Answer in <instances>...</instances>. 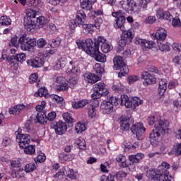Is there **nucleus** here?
Returning <instances> with one entry per match:
<instances>
[{
  "mask_svg": "<svg viewBox=\"0 0 181 181\" xmlns=\"http://www.w3.org/2000/svg\"><path fill=\"white\" fill-rule=\"evenodd\" d=\"M67 176L71 179V180H76L77 179V175L74 173V170L73 169H69L67 171Z\"/></svg>",
  "mask_w": 181,
  "mask_h": 181,
  "instance_id": "nucleus-57",
  "label": "nucleus"
},
{
  "mask_svg": "<svg viewBox=\"0 0 181 181\" xmlns=\"http://www.w3.org/2000/svg\"><path fill=\"white\" fill-rule=\"evenodd\" d=\"M11 173L14 172V170H16V169L21 168V161L18 160H12L11 162Z\"/></svg>",
  "mask_w": 181,
  "mask_h": 181,
  "instance_id": "nucleus-48",
  "label": "nucleus"
},
{
  "mask_svg": "<svg viewBox=\"0 0 181 181\" xmlns=\"http://www.w3.org/2000/svg\"><path fill=\"white\" fill-rule=\"evenodd\" d=\"M87 129V127H86V124L78 122L75 124V131L76 134H81L84 132Z\"/></svg>",
  "mask_w": 181,
  "mask_h": 181,
  "instance_id": "nucleus-36",
  "label": "nucleus"
},
{
  "mask_svg": "<svg viewBox=\"0 0 181 181\" xmlns=\"http://www.w3.org/2000/svg\"><path fill=\"white\" fill-rule=\"evenodd\" d=\"M62 117L67 124H73V122H74V119L71 117V114L69 112L64 113Z\"/></svg>",
  "mask_w": 181,
  "mask_h": 181,
  "instance_id": "nucleus-46",
  "label": "nucleus"
},
{
  "mask_svg": "<svg viewBox=\"0 0 181 181\" xmlns=\"http://www.w3.org/2000/svg\"><path fill=\"white\" fill-rule=\"evenodd\" d=\"M30 5L39 9L43 5V2H42V0H30Z\"/></svg>",
  "mask_w": 181,
  "mask_h": 181,
  "instance_id": "nucleus-51",
  "label": "nucleus"
},
{
  "mask_svg": "<svg viewBox=\"0 0 181 181\" xmlns=\"http://www.w3.org/2000/svg\"><path fill=\"white\" fill-rule=\"evenodd\" d=\"M141 78L142 80H144L143 84L146 87L148 86H151L152 84H155V83H156V78H155V76L152 75L148 71H144L142 73Z\"/></svg>",
  "mask_w": 181,
  "mask_h": 181,
  "instance_id": "nucleus-15",
  "label": "nucleus"
},
{
  "mask_svg": "<svg viewBox=\"0 0 181 181\" xmlns=\"http://www.w3.org/2000/svg\"><path fill=\"white\" fill-rule=\"evenodd\" d=\"M61 43L62 41H60V38L52 39L51 40L50 47H52V49H57Z\"/></svg>",
  "mask_w": 181,
  "mask_h": 181,
  "instance_id": "nucleus-52",
  "label": "nucleus"
},
{
  "mask_svg": "<svg viewBox=\"0 0 181 181\" xmlns=\"http://www.w3.org/2000/svg\"><path fill=\"white\" fill-rule=\"evenodd\" d=\"M166 36H168V32L163 28H158L155 33V37L158 40V43L163 42L166 39Z\"/></svg>",
  "mask_w": 181,
  "mask_h": 181,
  "instance_id": "nucleus-23",
  "label": "nucleus"
},
{
  "mask_svg": "<svg viewBox=\"0 0 181 181\" xmlns=\"http://www.w3.org/2000/svg\"><path fill=\"white\" fill-rule=\"evenodd\" d=\"M12 23V20L6 16L0 18V26H9Z\"/></svg>",
  "mask_w": 181,
  "mask_h": 181,
  "instance_id": "nucleus-37",
  "label": "nucleus"
},
{
  "mask_svg": "<svg viewBox=\"0 0 181 181\" xmlns=\"http://www.w3.org/2000/svg\"><path fill=\"white\" fill-rule=\"evenodd\" d=\"M168 81L165 78L160 79L158 85V94L159 95H163L166 93L168 88Z\"/></svg>",
  "mask_w": 181,
  "mask_h": 181,
  "instance_id": "nucleus-24",
  "label": "nucleus"
},
{
  "mask_svg": "<svg viewBox=\"0 0 181 181\" xmlns=\"http://www.w3.org/2000/svg\"><path fill=\"white\" fill-rule=\"evenodd\" d=\"M66 64H67V58L62 57L57 60L56 66L58 69V70H61V69H64Z\"/></svg>",
  "mask_w": 181,
  "mask_h": 181,
  "instance_id": "nucleus-34",
  "label": "nucleus"
},
{
  "mask_svg": "<svg viewBox=\"0 0 181 181\" xmlns=\"http://www.w3.org/2000/svg\"><path fill=\"white\" fill-rule=\"evenodd\" d=\"M100 103L98 100H94L88 109V115L89 118H94L97 115V108H98Z\"/></svg>",
  "mask_w": 181,
  "mask_h": 181,
  "instance_id": "nucleus-21",
  "label": "nucleus"
},
{
  "mask_svg": "<svg viewBox=\"0 0 181 181\" xmlns=\"http://www.w3.org/2000/svg\"><path fill=\"white\" fill-rule=\"evenodd\" d=\"M172 25L174 28H180L181 21L179 17H175L173 19Z\"/></svg>",
  "mask_w": 181,
  "mask_h": 181,
  "instance_id": "nucleus-58",
  "label": "nucleus"
},
{
  "mask_svg": "<svg viewBox=\"0 0 181 181\" xmlns=\"http://www.w3.org/2000/svg\"><path fill=\"white\" fill-rule=\"evenodd\" d=\"M130 131L132 134L136 135L137 139L141 140L142 138H144V134L146 131V128L144 127V124L139 122L132 124V126L130 127Z\"/></svg>",
  "mask_w": 181,
  "mask_h": 181,
  "instance_id": "nucleus-12",
  "label": "nucleus"
},
{
  "mask_svg": "<svg viewBox=\"0 0 181 181\" xmlns=\"http://www.w3.org/2000/svg\"><path fill=\"white\" fill-rule=\"evenodd\" d=\"M168 127L169 124L168 122H163V120H158L155 124L154 128L150 133V141L151 142H156L160 136V132H166L168 131Z\"/></svg>",
  "mask_w": 181,
  "mask_h": 181,
  "instance_id": "nucleus-3",
  "label": "nucleus"
},
{
  "mask_svg": "<svg viewBox=\"0 0 181 181\" xmlns=\"http://www.w3.org/2000/svg\"><path fill=\"white\" fill-rule=\"evenodd\" d=\"M170 165L166 162H163L157 169H151L146 172V175L151 181H171L172 175L168 171Z\"/></svg>",
  "mask_w": 181,
  "mask_h": 181,
  "instance_id": "nucleus-2",
  "label": "nucleus"
},
{
  "mask_svg": "<svg viewBox=\"0 0 181 181\" xmlns=\"http://www.w3.org/2000/svg\"><path fill=\"white\" fill-rule=\"evenodd\" d=\"M100 110L103 114L109 115L114 111V106L108 100H103L100 104Z\"/></svg>",
  "mask_w": 181,
  "mask_h": 181,
  "instance_id": "nucleus-19",
  "label": "nucleus"
},
{
  "mask_svg": "<svg viewBox=\"0 0 181 181\" xmlns=\"http://www.w3.org/2000/svg\"><path fill=\"white\" fill-rule=\"evenodd\" d=\"M11 45L13 46V47H19V45H21V43L19 42V40L18 41L17 36H14V37H11Z\"/></svg>",
  "mask_w": 181,
  "mask_h": 181,
  "instance_id": "nucleus-59",
  "label": "nucleus"
},
{
  "mask_svg": "<svg viewBox=\"0 0 181 181\" xmlns=\"http://www.w3.org/2000/svg\"><path fill=\"white\" fill-rule=\"evenodd\" d=\"M56 117H57L56 112H51L48 113L47 116V121H54V119H56Z\"/></svg>",
  "mask_w": 181,
  "mask_h": 181,
  "instance_id": "nucleus-64",
  "label": "nucleus"
},
{
  "mask_svg": "<svg viewBox=\"0 0 181 181\" xmlns=\"http://www.w3.org/2000/svg\"><path fill=\"white\" fill-rule=\"evenodd\" d=\"M120 5L126 12H130L131 13H139L141 12V7L136 4V1L134 0H122Z\"/></svg>",
  "mask_w": 181,
  "mask_h": 181,
  "instance_id": "nucleus-8",
  "label": "nucleus"
},
{
  "mask_svg": "<svg viewBox=\"0 0 181 181\" xmlns=\"http://www.w3.org/2000/svg\"><path fill=\"white\" fill-rule=\"evenodd\" d=\"M45 160H46V156H45V153H41L35 158V162H39V163H42Z\"/></svg>",
  "mask_w": 181,
  "mask_h": 181,
  "instance_id": "nucleus-61",
  "label": "nucleus"
},
{
  "mask_svg": "<svg viewBox=\"0 0 181 181\" xmlns=\"http://www.w3.org/2000/svg\"><path fill=\"white\" fill-rule=\"evenodd\" d=\"M56 83L57 91H66V90H69V85L67 83H66V79H64V77H57Z\"/></svg>",
  "mask_w": 181,
  "mask_h": 181,
  "instance_id": "nucleus-17",
  "label": "nucleus"
},
{
  "mask_svg": "<svg viewBox=\"0 0 181 181\" xmlns=\"http://www.w3.org/2000/svg\"><path fill=\"white\" fill-rule=\"evenodd\" d=\"M93 71L97 74V76H103L104 73V67L101 66L100 64H95L93 66Z\"/></svg>",
  "mask_w": 181,
  "mask_h": 181,
  "instance_id": "nucleus-39",
  "label": "nucleus"
},
{
  "mask_svg": "<svg viewBox=\"0 0 181 181\" xmlns=\"http://www.w3.org/2000/svg\"><path fill=\"white\" fill-rule=\"evenodd\" d=\"M135 45H141L143 50L146 49H152L155 46V42L149 41L140 37H136L134 40Z\"/></svg>",
  "mask_w": 181,
  "mask_h": 181,
  "instance_id": "nucleus-16",
  "label": "nucleus"
},
{
  "mask_svg": "<svg viewBox=\"0 0 181 181\" xmlns=\"http://www.w3.org/2000/svg\"><path fill=\"white\" fill-rule=\"evenodd\" d=\"M20 47L24 52H30L36 46V39L23 35L19 38Z\"/></svg>",
  "mask_w": 181,
  "mask_h": 181,
  "instance_id": "nucleus-5",
  "label": "nucleus"
},
{
  "mask_svg": "<svg viewBox=\"0 0 181 181\" xmlns=\"http://www.w3.org/2000/svg\"><path fill=\"white\" fill-rule=\"evenodd\" d=\"M107 102H110L111 104H112V106L114 107V105H118V104H119L120 103V105H121V98L119 99V98L117 97V96H108L107 97Z\"/></svg>",
  "mask_w": 181,
  "mask_h": 181,
  "instance_id": "nucleus-41",
  "label": "nucleus"
},
{
  "mask_svg": "<svg viewBox=\"0 0 181 181\" xmlns=\"http://www.w3.org/2000/svg\"><path fill=\"white\" fill-rule=\"evenodd\" d=\"M88 104V100L86 99H83L78 101H74L72 103V107L73 108H75L76 110H78L79 108H84L86 105Z\"/></svg>",
  "mask_w": 181,
  "mask_h": 181,
  "instance_id": "nucleus-28",
  "label": "nucleus"
},
{
  "mask_svg": "<svg viewBox=\"0 0 181 181\" xmlns=\"http://www.w3.org/2000/svg\"><path fill=\"white\" fill-rule=\"evenodd\" d=\"M51 127L58 135H63L67 131V124L63 121L53 122L51 124Z\"/></svg>",
  "mask_w": 181,
  "mask_h": 181,
  "instance_id": "nucleus-13",
  "label": "nucleus"
},
{
  "mask_svg": "<svg viewBox=\"0 0 181 181\" xmlns=\"http://www.w3.org/2000/svg\"><path fill=\"white\" fill-rule=\"evenodd\" d=\"M16 140L20 148H25L30 144V135L28 134H19L16 135Z\"/></svg>",
  "mask_w": 181,
  "mask_h": 181,
  "instance_id": "nucleus-14",
  "label": "nucleus"
},
{
  "mask_svg": "<svg viewBox=\"0 0 181 181\" xmlns=\"http://www.w3.org/2000/svg\"><path fill=\"white\" fill-rule=\"evenodd\" d=\"M93 91L103 93V94L105 95V91H107V89L105 88V83L103 82L97 83L93 86Z\"/></svg>",
  "mask_w": 181,
  "mask_h": 181,
  "instance_id": "nucleus-30",
  "label": "nucleus"
},
{
  "mask_svg": "<svg viewBox=\"0 0 181 181\" xmlns=\"http://www.w3.org/2000/svg\"><path fill=\"white\" fill-rule=\"evenodd\" d=\"M158 48L160 52H169L170 50V46L168 42H159L158 43Z\"/></svg>",
  "mask_w": 181,
  "mask_h": 181,
  "instance_id": "nucleus-44",
  "label": "nucleus"
},
{
  "mask_svg": "<svg viewBox=\"0 0 181 181\" xmlns=\"http://www.w3.org/2000/svg\"><path fill=\"white\" fill-rule=\"evenodd\" d=\"M36 122L41 124H46L47 122L46 113L38 112L36 115Z\"/></svg>",
  "mask_w": 181,
  "mask_h": 181,
  "instance_id": "nucleus-32",
  "label": "nucleus"
},
{
  "mask_svg": "<svg viewBox=\"0 0 181 181\" xmlns=\"http://www.w3.org/2000/svg\"><path fill=\"white\" fill-rule=\"evenodd\" d=\"M100 49L103 53H109L112 49L110 42H104L101 45Z\"/></svg>",
  "mask_w": 181,
  "mask_h": 181,
  "instance_id": "nucleus-43",
  "label": "nucleus"
},
{
  "mask_svg": "<svg viewBox=\"0 0 181 181\" xmlns=\"http://www.w3.org/2000/svg\"><path fill=\"white\" fill-rule=\"evenodd\" d=\"M93 5L91 4L90 0H81V7L82 9H90Z\"/></svg>",
  "mask_w": 181,
  "mask_h": 181,
  "instance_id": "nucleus-45",
  "label": "nucleus"
},
{
  "mask_svg": "<svg viewBox=\"0 0 181 181\" xmlns=\"http://www.w3.org/2000/svg\"><path fill=\"white\" fill-rule=\"evenodd\" d=\"M144 101L141 100L139 97H134L132 98V100H129L128 95L124 94L121 95V105L126 107V108H135L141 105Z\"/></svg>",
  "mask_w": 181,
  "mask_h": 181,
  "instance_id": "nucleus-7",
  "label": "nucleus"
},
{
  "mask_svg": "<svg viewBox=\"0 0 181 181\" xmlns=\"http://www.w3.org/2000/svg\"><path fill=\"white\" fill-rule=\"evenodd\" d=\"M52 101H55L57 104H59L61 107H63V105L64 104V99H63L62 97H60L57 95H52L50 96Z\"/></svg>",
  "mask_w": 181,
  "mask_h": 181,
  "instance_id": "nucleus-40",
  "label": "nucleus"
},
{
  "mask_svg": "<svg viewBox=\"0 0 181 181\" xmlns=\"http://www.w3.org/2000/svg\"><path fill=\"white\" fill-rule=\"evenodd\" d=\"M103 23V18L98 17L93 19V23H85L82 25V32L84 35H93L94 33V28H98Z\"/></svg>",
  "mask_w": 181,
  "mask_h": 181,
  "instance_id": "nucleus-9",
  "label": "nucleus"
},
{
  "mask_svg": "<svg viewBox=\"0 0 181 181\" xmlns=\"http://www.w3.org/2000/svg\"><path fill=\"white\" fill-rule=\"evenodd\" d=\"M114 63V69L115 70H120L118 74V77H125L127 74H128V66L125 64L124 62V58L120 56H116L113 59Z\"/></svg>",
  "mask_w": 181,
  "mask_h": 181,
  "instance_id": "nucleus-4",
  "label": "nucleus"
},
{
  "mask_svg": "<svg viewBox=\"0 0 181 181\" xmlns=\"http://www.w3.org/2000/svg\"><path fill=\"white\" fill-rule=\"evenodd\" d=\"M116 160L120 163V168H128L129 165L127 163V157L122 154H119L116 156Z\"/></svg>",
  "mask_w": 181,
  "mask_h": 181,
  "instance_id": "nucleus-29",
  "label": "nucleus"
},
{
  "mask_svg": "<svg viewBox=\"0 0 181 181\" xmlns=\"http://www.w3.org/2000/svg\"><path fill=\"white\" fill-rule=\"evenodd\" d=\"M24 28L28 32H34L36 28V23L32 21V18L29 17H24Z\"/></svg>",
  "mask_w": 181,
  "mask_h": 181,
  "instance_id": "nucleus-20",
  "label": "nucleus"
},
{
  "mask_svg": "<svg viewBox=\"0 0 181 181\" xmlns=\"http://www.w3.org/2000/svg\"><path fill=\"white\" fill-rule=\"evenodd\" d=\"M35 97H45V98H49L50 95L46 87H41L38 89L37 92L34 93Z\"/></svg>",
  "mask_w": 181,
  "mask_h": 181,
  "instance_id": "nucleus-26",
  "label": "nucleus"
},
{
  "mask_svg": "<svg viewBox=\"0 0 181 181\" xmlns=\"http://www.w3.org/2000/svg\"><path fill=\"white\" fill-rule=\"evenodd\" d=\"M12 145V139L8 136H5L2 140V146H10Z\"/></svg>",
  "mask_w": 181,
  "mask_h": 181,
  "instance_id": "nucleus-56",
  "label": "nucleus"
},
{
  "mask_svg": "<svg viewBox=\"0 0 181 181\" xmlns=\"http://www.w3.org/2000/svg\"><path fill=\"white\" fill-rule=\"evenodd\" d=\"M85 80L90 84H94L97 81H100V78L94 74H86L84 75Z\"/></svg>",
  "mask_w": 181,
  "mask_h": 181,
  "instance_id": "nucleus-27",
  "label": "nucleus"
},
{
  "mask_svg": "<svg viewBox=\"0 0 181 181\" xmlns=\"http://www.w3.org/2000/svg\"><path fill=\"white\" fill-rule=\"evenodd\" d=\"M112 16L115 18L114 28L115 29H120V30H124L125 29V12L122 10H119L117 11L112 13Z\"/></svg>",
  "mask_w": 181,
  "mask_h": 181,
  "instance_id": "nucleus-6",
  "label": "nucleus"
},
{
  "mask_svg": "<svg viewBox=\"0 0 181 181\" xmlns=\"http://www.w3.org/2000/svg\"><path fill=\"white\" fill-rule=\"evenodd\" d=\"M122 33L121 35V39L119 41V46L120 47H124L127 45H129L132 42V39L135 37L134 35V30H122Z\"/></svg>",
  "mask_w": 181,
  "mask_h": 181,
  "instance_id": "nucleus-10",
  "label": "nucleus"
},
{
  "mask_svg": "<svg viewBox=\"0 0 181 181\" xmlns=\"http://www.w3.org/2000/svg\"><path fill=\"white\" fill-rule=\"evenodd\" d=\"M125 177H127V173L124 171H119L114 176V179H117V180H124Z\"/></svg>",
  "mask_w": 181,
  "mask_h": 181,
  "instance_id": "nucleus-50",
  "label": "nucleus"
},
{
  "mask_svg": "<svg viewBox=\"0 0 181 181\" xmlns=\"http://www.w3.org/2000/svg\"><path fill=\"white\" fill-rule=\"evenodd\" d=\"M35 169H36V164H35V163H30L26 164L24 167L25 173H30V172H33Z\"/></svg>",
  "mask_w": 181,
  "mask_h": 181,
  "instance_id": "nucleus-42",
  "label": "nucleus"
},
{
  "mask_svg": "<svg viewBox=\"0 0 181 181\" xmlns=\"http://www.w3.org/2000/svg\"><path fill=\"white\" fill-rule=\"evenodd\" d=\"M11 176L13 177H23V176H25V172L23 171V168H22L21 167L18 168V169L14 170L12 173H11Z\"/></svg>",
  "mask_w": 181,
  "mask_h": 181,
  "instance_id": "nucleus-35",
  "label": "nucleus"
},
{
  "mask_svg": "<svg viewBox=\"0 0 181 181\" xmlns=\"http://www.w3.org/2000/svg\"><path fill=\"white\" fill-rule=\"evenodd\" d=\"M25 108H26V106L23 104L16 105L13 107H10L9 114H13V115H15V114H21Z\"/></svg>",
  "mask_w": 181,
  "mask_h": 181,
  "instance_id": "nucleus-25",
  "label": "nucleus"
},
{
  "mask_svg": "<svg viewBox=\"0 0 181 181\" xmlns=\"http://www.w3.org/2000/svg\"><path fill=\"white\" fill-rule=\"evenodd\" d=\"M120 119V128L122 131H129L131 128V124H129L131 118L128 116H122L119 118Z\"/></svg>",
  "mask_w": 181,
  "mask_h": 181,
  "instance_id": "nucleus-22",
  "label": "nucleus"
},
{
  "mask_svg": "<svg viewBox=\"0 0 181 181\" xmlns=\"http://www.w3.org/2000/svg\"><path fill=\"white\" fill-rule=\"evenodd\" d=\"M112 90L115 91V93H118V94H122L124 93V86H119V85H114L112 87Z\"/></svg>",
  "mask_w": 181,
  "mask_h": 181,
  "instance_id": "nucleus-53",
  "label": "nucleus"
},
{
  "mask_svg": "<svg viewBox=\"0 0 181 181\" xmlns=\"http://www.w3.org/2000/svg\"><path fill=\"white\" fill-rule=\"evenodd\" d=\"M46 44V40L44 38H40L37 41H36V45L40 49L45 47Z\"/></svg>",
  "mask_w": 181,
  "mask_h": 181,
  "instance_id": "nucleus-60",
  "label": "nucleus"
},
{
  "mask_svg": "<svg viewBox=\"0 0 181 181\" xmlns=\"http://www.w3.org/2000/svg\"><path fill=\"white\" fill-rule=\"evenodd\" d=\"M76 43L78 49H81L92 57H94L96 62L105 63V55L100 52V48L98 44H93V40L90 38L82 40H76Z\"/></svg>",
  "mask_w": 181,
  "mask_h": 181,
  "instance_id": "nucleus-1",
  "label": "nucleus"
},
{
  "mask_svg": "<svg viewBox=\"0 0 181 181\" xmlns=\"http://www.w3.org/2000/svg\"><path fill=\"white\" fill-rule=\"evenodd\" d=\"M37 78H39V76L37 74H33L30 76L29 82L30 84H34V83H36L37 81Z\"/></svg>",
  "mask_w": 181,
  "mask_h": 181,
  "instance_id": "nucleus-63",
  "label": "nucleus"
},
{
  "mask_svg": "<svg viewBox=\"0 0 181 181\" xmlns=\"http://www.w3.org/2000/svg\"><path fill=\"white\" fill-rule=\"evenodd\" d=\"M28 66L33 67V69H39L43 67L45 64V59L42 57H36L35 59H30L27 60Z\"/></svg>",
  "mask_w": 181,
  "mask_h": 181,
  "instance_id": "nucleus-18",
  "label": "nucleus"
},
{
  "mask_svg": "<svg viewBox=\"0 0 181 181\" xmlns=\"http://www.w3.org/2000/svg\"><path fill=\"white\" fill-rule=\"evenodd\" d=\"M86 16L83 10H80L76 13V18L74 21L70 23L71 29H76L77 26H83L86 22Z\"/></svg>",
  "mask_w": 181,
  "mask_h": 181,
  "instance_id": "nucleus-11",
  "label": "nucleus"
},
{
  "mask_svg": "<svg viewBox=\"0 0 181 181\" xmlns=\"http://www.w3.org/2000/svg\"><path fill=\"white\" fill-rule=\"evenodd\" d=\"M75 145H76V146H78V148H79L80 149H86V140H84L83 137H79L76 139Z\"/></svg>",
  "mask_w": 181,
  "mask_h": 181,
  "instance_id": "nucleus-38",
  "label": "nucleus"
},
{
  "mask_svg": "<svg viewBox=\"0 0 181 181\" xmlns=\"http://www.w3.org/2000/svg\"><path fill=\"white\" fill-rule=\"evenodd\" d=\"M93 13L94 19H97V16H103V15H104V11H103V8H100L93 11Z\"/></svg>",
  "mask_w": 181,
  "mask_h": 181,
  "instance_id": "nucleus-62",
  "label": "nucleus"
},
{
  "mask_svg": "<svg viewBox=\"0 0 181 181\" xmlns=\"http://www.w3.org/2000/svg\"><path fill=\"white\" fill-rule=\"evenodd\" d=\"M94 93L91 95V98L93 101H97L96 100H98V98H101L103 95H105L104 93L103 92H98V91H93Z\"/></svg>",
  "mask_w": 181,
  "mask_h": 181,
  "instance_id": "nucleus-54",
  "label": "nucleus"
},
{
  "mask_svg": "<svg viewBox=\"0 0 181 181\" xmlns=\"http://www.w3.org/2000/svg\"><path fill=\"white\" fill-rule=\"evenodd\" d=\"M14 57H16V62L18 63H23L26 59V54H25V53L16 54Z\"/></svg>",
  "mask_w": 181,
  "mask_h": 181,
  "instance_id": "nucleus-49",
  "label": "nucleus"
},
{
  "mask_svg": "<svg viewBox=\"0 0 181 181\" xmlns=\"http://www.w3.org/2000/svg\"><path fill=\"white\" fill-rule=\"evenodd\" d=\"M22 149H24V153L25 155H35L36 153V146L35 145H28L25 147H21Z\"/></svg>",
  "mask_w": 181,
  "mask_h": 181,
  "instance_id": "nucleus-31",
  "label": "nucleus"
},
{
  "mask_svg": "<svg viewBox=\"0 0 181 181\" xmlns=\"http://www.w3.org/2000/svg\"><path fill=\"white\" fill-rule=\"evenodd\" d=\"M138 80H139V77L136 75H130L127 78L129 84H134V83L138 81Z\"/></svg>",
  "mask_w": 181,
  "mask_h": 181,
  "instance_id": "nucleus-55",
  "label": "nucleus"
},
{
  "mask_svg": "<svg viewBox=\"0 0 181 181\" xmlns=\"http://www.w3.org/2000/svg\"><path fill=\"white\" fill-rule=\"evenodd\" d=\"M168 155H175V156H180V155H181V143L175 145L172 150L168 152Z\"/></svg>",
  "mask_w": 181,
  "mask_h": 181,
  "instance_id": "nucleus-33",
  "label": "nucleus"
},
{
  "mask_svg": "<svg viewBox=\"0 0 181 181\" xmlns=\"http://www.w3.org/2000/svg\"><path fill=\"white\" fill-rule=\"evenodd\" d=\"M36 13L37 12L32 8H28L25 11V18H30V19H32V18H36Z\"/></svg>",
  "mask_w": 181,
  "mask_h": 181,
  "instance_id": "nucleus-47",
  "label": "nucleus"
}]
</instances>
